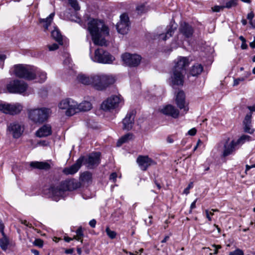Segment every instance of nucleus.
<instances>
[{
    "instance_id": "nucleus-1",
    "label": "nucleus",
    "mask_w": 255,
    "mask_h": 255,
    "mask_svg": "<svg viewBox=\"0 0 255 255\" xmlns=\"http://www.w3.org/2000/svg\"><path fill=\"white\" fill-rule=\"evenodd\" d=\"M87 29L91 35L94 44L100 46L106 45L105 37L109 34V30L103 21L90 19L88 22Z\"/></svg>"
},
{
    "instance_id": "nucleus-2",
    "label": "nucleus",
    "mask_w": 255,
    "mask_h": 255,
    "mask_svg": "<svg viewBox=\"0 0 255 255\" xmlns=\"http://www.w3.org/2000/svg\"><path fill=\"white\" fill-rule=\"evenodd\" d=\"M78 187V183L74 180H65L57 185L51 186L48 189V193L52 200L58 201L63 197L65 191L73 190Z\"/></svg>"
},
{
    "instance_id": "nucleus-3",
    "label": "nucleus",
    "mask_w": 255,
    "mask_h": 255,
    "mask_svg": "<svg viewBox=\"0 0 255 255\" xmlns=\"http://www.w3.org/2000/svg\"><path fill=\"white\" fill-rule=\"evenodd\" d=\"M115 82V79L112 75L96 74L94 75L93 78V87L97 90L103 91L113 84Z\"/></svg>"
},
{
    "instance_id": "nucleus-4",
    "label": "nucleus",
    "mask_w": 255,
    "mask_h": 255,
    "mask_svg": "<svg viewBox=\"0 0 255 255\" xmlns=\"http://www.w3.org/2000/svg\"><path fill=\"white\" fill-rule=\"evenodd\" d=\"M50 113V109L42 108L29 109L28 118L36 124H41L47 120Z\"/></svg>"
},
{
    "instance_id": "nucleus-5",
    "label": "nucleus",
    "mask_w": 255,
    "mask_h": 255,
    "mask_svg": "<svg viewBox=\"0 0 255 255\" xmlns=\"http://www.w3.org/2000/svg\"><path fill=\"white\" fill-rule=\"evenodd\" d=\"M35 67L30 65L18 64L14 66V74L19 78L28 80H34Z\"/></svg>"
},
{
    "instance_id": "nucleus-6",
    "label": "nucleus",
    "mask_w": 255,
    "mask_h": 255,
    "mask_svg": "<svg viewBox=\"0 0 255 255\" xmlns=\"http://www.w3.org/2000/svg\"><path fill=\"white\" fill-rule=\"evenodd\" d=\"M93 61L102 64H111L115 60V57L103 48H98L95 51Z\"/></svg>"
},
{
    "instance_id": "nucleus-7",
    "label": "nucleus",
    "mask_w": 255,
    "mask_h": 255,
    "mask_svg": "<svg viewBox=\"0 0 255 255\" xmlns=\"http://www.w3.org/2000/svg\"><path fill=\"white\" fill-rule=\"evenodd\" d=\"M27 88V84L23 81L19 80L10 81L6 85L8 92L12 94H23Z\"/></svg>"
},
{
    "instance_id": "nucleus-8",
    "label": "nucleus",
    "mask_w": 255,
    "mask_h": 255,
    "mask_svg": "<svg viewBox=\"0 0 255 255\" xmlns=\"http://www.w3.org/2000/svg\"><path fill=\"white\" fill-rule=\"evenodd\" d=\"M61 110H65V114L67 116H71L77 113V103L70 98L62 100L58 105Z\"/></svg>"
},
{
    "instance_id": "nucleus-9",
    "label": "nucleus",
    "mask_w": 255,
    "mask_h": 255,
    "mask_svg": "<svg viewBox=\"0 0 255 255\" xmlns=\"http://www.w3.org/2000/svg\"><path fill=\"white\" fill-rule=\"evenodd\" d=\"M122 102L121 96L113 95L103 102L101 108L104 111H111L117 108Z\"/></svg>"
},
{
    "instance_id": "nucleus-10",
    "label": "nucleus",
    "mask_w": 255,
    "mask_h": 255,
    "mask_svg": "<svg viewBox=\"0 0 255 255\" xmlns=\"http://www.w3.org/2000/svg\"><path fill=\"white\" fill-rule=\"evenodd\" d=\"M23 130V127L17 122H12L7 126V134L11 135L14 138H19L22 135Z\"/></svg>"
},
{
    "instance_id": "nucleus-11",
    "label": "nucleus",
    "mask_w": 255,
    "mask_h": 255,
    "mask_svg": "<svg viewBox=\"0 0 255 255\" xmlns=\"http://www.w3.org/2000/svg\"><path fill=\"white\" fill-rule=\"evenodd\" d=\"M101 153L99 152H93L90 154L87 157L84 158L83 163L86 165L89 168H93L98 166L100 162Z\"/></svg>"
},
{
    "instance_id": "nucleus-12",
    "label": "nucleus",
    "mask_w": 255,
    "mask_h": 255,
    "mask_svg": "<svg viewBox=\"0 0 255 255\" xmlns=\"http://www.w3.org/2000/svg\"><path fill=\"white\" fill-rule=\"evenodd\" d=\"M122 58L125 64L130 67L137 66L141 59V57L138 55L127 53L123 54Z\"/></svg>"
},
{
    "instance_id": "nucleus-13",
    "label": "nucleus",
    "mask_w": 255,
    "mask_h": 255,
    "mask_svg": "<svg viewBox=\"0 0 255 255\" xmlns=\"http://www.w3.org/2000/svg\"><path fill=\"white\" fill-rule=\"evenodd\" d=\"M175 103L177 106L181 111V114L184 115L189 110L188 104L185 102V96L183 91H180L176 96Z\"/></svg>"
},
{
    "instance_id": "nucleus-14",
    "label": "nucleus",
    "mask_w": 255,
    "mask_h": 255,
    "mask_svg": "<svg viewBox=\"0 0 255 255\" xmlns=\"http://www.w3.org/2000/svg\"><path fill=\"white\" fill-rule=\"evenodd\" d=\"M129 27V18L127 14L124 13L120 16V21L117 24L119 33L125 34L128 33Z\"/></svg>"
},
{
    "instance_id": "nucleus-15",
    "label": "nucleus",
    "mask_w": 255,
    "mask_h": 255,
    "mask_svg": "<svg viewBox=\"0 0 255 255\" xmlns=\"http://www.w3.org/2000/svg\"><path fill=\"white\" fill-rule=\"evenodd\" d=\"M136 162L140 169L143 171L146 170L149 166L156 164V162L148 156H138Z\"/></svg>"
},
{
    "instance_id": "nucleus-16",
    "label": "nucleus",
    "mask_w": 255,
    "mask_h": 255,
    "mask_svg": "<svg viewBox=\"0 0 255 255\" xmlns=\"http://www.w3.org/2000/svg\"><path fill=\"white\" fill-rule=\"evenodd\" d=\"M174 64L173 69L186 73V68L189 65V60L186 57L180 56L174 61Z\"/></svg>"
},
{
    "instance_id": "nucleus-17",
    "label": "nucleus",
    "mask_w": 255,
    "mask_h": 255,
    "mask_svg": "<svg viewBox=\"0 0 255 255\" xmlns=\"http://www.w3.org/2000/svg\"><path fill=\"white\" fill-rule=\"evenodd\" d=\"M185 73L172 69L170 80L174 85H182L184 82V77Z\"/></svg>"
},
{
    "instance_id": "nucleus-18",
    "label": "nucleus",
    "mask_w": 255,
    "mask_h": 255,
    "mask_svg": "<svg viewBox=\"0 0 255 255\" xmlns=\"http://www.w3.org/2000/svg\"><path fill=\"white\" fill-rule=\"evenodd\" d=\"M135 115L134 112L128 113L123 121V128L129 130L131 129L134 124Z\"/></svg>"
},
{
    "instance_id": "nucleus-19",
    "label": "nucleus",
    "mask_w": 255,
    "mask_h": 255,
    "mask_svg": "<svg viewBox=\"0 0 255 255\" xmlns=\"http://www.w3.org/2000/svg\"><path fill=\"white\" fill-rule=\"evenodd\" d=\"M84 161V157H80L75 164L69 167L64 169L63 173L66 175L75 174L79 169Z\"/></svg>"
},
{
    "instance_id": "nucleus-20",
    "label": "nucleus",
    "mask_w": 255,
    "mask_h": 255,
    "mask_svg": "<svg viewBox=\"0 0 255 255\" xmlns=\"http://www.w3.org/2000/svg\"><path fill=\"white\" fill-rule=\"evenodd\" d=\"M161 112L164 115L171 116L173 118H177L179 115L178 110L176 109L174 106L168 105L163 108Z\"/></svg>"
},
{
    "instance_id": "nucleus-21",
    "label": "nucleus",
    "mask_w": 255,
    "mask_h": 255,
    "mask_svg": "<svg viewBox=\"0 0 255 255\" xmlns=\"http://www.w3.org/2000/svg\"><path fill=\"white\" fill-rule=\"evenodd\" d=\"M179 30L185 37L189 38L192 36L193 29L192 27L186 22L181 24Z\"/></svg>"
},
{
    "instance_id": "nucleus-22",
    "label": "nucleus",
    "mask_w": 255,
    "mask_h": 255,
    "mask_svg": "<svg viewBox=\"0 0 255 255\" xmlns=\"http://www.w3.org/2000/svg\"><path fill=\"white\" fill-rule=\"evenodd\" d=\"M51 133V127L48 125L43 126L36 132V136L39 137L47 136Z\"/></svg>"
},
{
    "instance_id": "nucleus-23",
    "label": "nucleus",
    "mask_w": 255,
    "mask_h": 255,
    "mask_svg": "<svg viewBox=\"0 0 255 255\" xmlns=\"http://www.w3.org/2000/svg\"><path fill=\"white\" fill-rule=\"evenodd\" d=\"M237 145L234 140H232L230 143L226 142L224 144L223 156L226 157L231 154L235 150V146Z\"/></svg>"
},
{
    "instance_id": "nucleus-24",
    "label": "nucleus",
    "mask_w": 255,
    "mask_h": 255,
    "mask_svg": "<svg viewBox=\"0 0 255 255\" xmlns=\"http://www.w3.org/2000/svg\"><path fill=\"white\" fill-rule=\"evenodd\" d=\"M30 166L33 168L46 170L51 167L50 165L46 162L32 161L30 163Z\"/></svg>"
},
{
    "instance_id": "nucleus-25",
    "label": "nucleus",
    "mask_w": 255,
    "mask_h": 255,
    "mask_svg": "<svg viewBox=\"0 0 255 255\" xmlns=\"http://www.w3.org/2000/svg\"><path fill=\"white\" fill-rule=\"evenodd\" d=\"M34 73V79L38 80L39 82L42 83L44 82L47 79V75L46 73L38 69L37 67H35Z\"/></svg>"
},
{
    "instance_id": "nucleus-26",
    "label": "nucleus",
    "mask_w": 255,
    "mask_h": 255,
    "mask_svg": "<svg viewBox=\"0 0 255 255\" xmlns=\"http://www.w3.org/2000/svg\"><path fill=\"white\" fill-rule=\"evenodd\" d=\"M94 75L90 76L84 74H79L77 76L78 81L84 85H91L93 86V78Z\"/></svg>"
},
{
    "instance_id": "nucleus-27",
    "label": "nucleus",
    "mask_w": 255,
    "mask_h": 255,
    "mask_svg": "<svg viewBox=\"0 0 255 255\" xmlns=\"http://www.w3.org/2000/svg\"><path fill=\"white\" fill-rule=\"evenodd\" d=\"M203 70V68L201 64H196L192 67L190 74L192 76H196L200 74Z\"/></svg>"
},
{
    "instance_id": "nucleus-28",
    "label": "nucleus",
    "mask_w": 255,
    "mask_h": 255,
    "mask_svg": "<svg viewBox=\"0 0 255 255\" xmlns=\"http://www.w3.org/2000/svg\"><path fill=\"white\" fill-rule=\"evenodd\" d=\"M92 108V104L88 101H84L81 103L78 104L77 112L83 111L86 112L89 111Z\"/></svg>"
},
{
    "instance_id": "nucleus-29",
    "label": "nucleus",
    "mask_w": 255,
    "mask_h": 255,
    "mask_svg": "<svg viewBox=\"0 0 255 255\" xmlns=\"http://www.w3.org/2000/svg\"><path fill=\"white\" fill-rule=\"evenodd\" d=\"M54 14V13H51L47 18L39 19V22L43 24V27L45 30L48 29L49 26L51 24Z\"/></svg>"
},
{
    "instance_id": "nucleus-30",
    "label": "nucleus",
    "mask_w": 255,
    "mask_h": 255,
    "mask_svg": "<svg viewBox=\"0 0 255 255\" xmlns=\"http://www.w3.org/2000/svg\"><path fill=\"white\" fill-rule=\"evenodd\" d=\"M51 36L60 45L63 44L62 42V36L60 33V31L56 28H55L51 32Z\"/></svg>"
},
{
    "instance_id": "nucleus-31",
    "label": "nucleus",
    "mask_w": 255,
    "mask_h": 255,
    "mask_svg": "<svg viewBox=\"0 0 255 255\" xmlns=\"http://www.w3.org/2000/svg\"><path fill=\"white\" fill-rule=\"evenodd\" d=\"M9 114L15 115L17 114L22 110V107L19 104H9Z\"/></svg>"
},
{
    "instance_id": "nucleus-32",
    "label": "nucleus",
    "mask_w": 255,
    "mask_h": 255,
    "mask_svg": "<svg viewBox=\"0 0 255 255\" xmlns=\"http://www.w3.org/2000/svg\"><path fill=\"white\" fill-rule=\"evenodd\" d=\"M133 138V134L130 133H128L125 135L121 137L117 142V146H120L124 143L128 142V140Z\"/></svg>"
},
{
    "instance_id": "nucleus-33",
    "label": "nucleus",
    "mask_w": 255,
    "mask_h": 255,
    "mask_svg": "<svg viewBox=\"0 0 255 255\" xmlns=\"http://www.w3.org/2000/svg\"><path fill=\"white\" fill-rule=\"evenodd\" d=\"M176 29V27H173V26L172 25L167 30L165 35L163 34L159 35L160 38L162 39L163 40H166L167 38L172 36L175 30Z\"/></svg>"
},
{
    "instance_id": "nucleus-34",
    "label": "nucleus",
    "mask_w": 255,
    "mask_h": 255,
    "mask_svg": "<svg viewBox=\"0 0 255 255\" xmlns=\"http://www.w3.org/2000/svg\"><path fill=\"white\" fill-rule=\"evenodd\" d=\"M3 238L0 239V247L3 251H6L9 244L8 239L5 235H2Z\"/></svg>"
},
{
    "instance_id": "nucleus-35",
    "label": "nucleus",
    "mask_w": 255,
    "mask_h": 255,
    "mask_svg": "<svg viewBox=\"0 0 255 255\" xmlns=\"http://www.w3.org/2000/svg\"><path fill=\"white\" fill-rule=\"evenodd\" d=\"M76 235L73 237V239L77 240L80 241L81 243L83 242V240L82 238L84 236L83 232L82 230V228L80 227L76 231Z\"/></svg>"
},
{
    "instance_id": "nucleus-36",
    "label": "nucleus",
    "mask_w": 255,
    "mask_h": 255,
    "mask_svg": "<svg viewBox=\"0 0 255 255\" xmlns=\"http://www.w3.org/2000/svg\"><path fill=\"white\" fill-rule=\"evenodd\" d=\"M251 140V136L248 135H242L237 141H235V143L238 145L239 144H243L246 141H250Z\"/></svg>"
},
{
    "instance_id": "nucleus-37",
    "label": "nucleus",
    "mask_w": 255,
    "mask_h": 255,
    "mask_svg": "<svg viewBox=\"0 0 255 255\" xmlns=\"http://www.w3.org/2000/svg\"><path fill=\"white\" fill-rule=\"evenodd\" d=\"M9 104H0V111L6 114H9Z\"/></svg>"
},
{
    "instance_id": "nucleus-38",
    "label": "nucleus",
    "mask_w": 255,
    "mask_h": 255,
    "mask_svg": "<svg viewBox=\"0 0 255 255\" xmlns=\"http://www.w3.org/2000/svg\"><path fill=\"white\" fill-rule=\"evenodd\" d=\"M69 4L75 10L78 11L80 9L77 0H68Z\"/></svg>"
},
{
    "instance_id": "nucleus-39",
    "label": "nucleus",
    "mask_w": 255,
    "mask_h": 255,
    "mask_svg": "<svg viewBox=\"0 0 255 255\" xmlns=\"http://www.w3.org/2000/svg\"><path fill=\"white\" fill-rule=\"evenodd\" d=\"M106 232L108 237L111 239H114L116 237V232L115 231L111 230L109 227L106 228Z\"/></svg>"
},
{
    "instance_id": "nucleus-40",
    "label": "nucleus",
    "mask_w": 255,
    "mask_h": 255,
    "mask_svg": "<svg viewBox=\"0 0 255 255\" xmlns=\"http://www.w3.org/2000/svg\"><path fill=\"white\" fill-rule=\"evenodd\" d=\"M238 0H230L226 3L224 8H230L235 6L237 4Z\"/></svg>"
},
{
    "instance_id": "nucleus-41",
    "label": "nucleus",
    "mask_w": 255,
    "mask_h": 255,
    "mask_svg": "<svg viewBox=\"0 0 255 255\" xmlns=\"http://www.w3.org/2000/svg\"><path fill=\"white\" fill-rule=\"evenodd\" d=\"M81 178L84 181H88L91 178V174L88 172H84L81 174Z\"/></svg>"
},
{
    "instance_id": "nucleus-42",
    "label": "nucleus",
    "mask_w": 255,
    "mask_h": 255,
    "mask_svg": "<svg viewBox=\"0 0 255 255\" xmlns=\"http://www.w3.org/2000/svg\"><path fill=\"white\" fill-rule=\"evenodd\" d=\"M244 130L246 132L252 134L254 132V130L251 128V124H244Z\"/></svg>"
},
{
    "instance_id": "nucleus-43",
    "label": "nucleus",
    "mask_w": 255,
    "mask_h": 255,
    "mask_svg": "<svg viewBox=\"0 0 255 255\" xmlns=\"http://www.w3.org/2000/svg\"><path fill=\"white\" fill-rule=\"evenodd\" d=\"M252 113L248 114L244 119V124H251Z\"/></svg>"
},
{
    "instance_id": "nucleus-44",
    "label": "nucleus",
    "mask_w": 255,
    "mask_h": 255,
    "mask_svg": "<svg viewBox=\"0 0 255 255\" xmlns=\"http://www.w3.org/2000/svg\"><path fill=\"white\" fill-rule=\"evenodd\" d=\"M136 11L138 14H141L146 10L144 4H140L136 7Z\"/></svg>"
},
{
    "instance_id": "nucleus-45",
    "label": "nucleus",
    "mask_w": 255,
    "mask_h": 255,
    "mask_svg": "<svg viewBox=\"0 0 255 255\" xmlns=\"http://www.w3.org/2000/svg\"><path fill=\"white\" fill-rule=\"evenodd\" d=\"M244 252L242 250L237 249L233 252L230 253L229 255H244Z\"/></svg>"
},
{
    "instance_id": "nucleus-46",
    "label": "nucleus",
    "mask_w": 255,
    "mask_h": 255,
    "mask_svg": "<svg viewBox=\"0 0 255 255\" xmlns=\"http://www.w3.org/2000/svg\"><path fill=\"white\" fill-rule=\"evenodd\" d=\"M33 244L36 246H38L39 247H42L43 245V242L42 240L37 239L34 241Z\"/></svg>"
},
{
    "instance_id": "nucleus-47",
    "label": "nucleus",
    "mask_w": 255,
    "mask_h": 255,
    "mask_svg": "<svg viewBox=\"0 0 255 255\" xmlns=\"http://www.w3.org/2000/svg\"><path fill=\"white\" fill-rule=\"evenodd\" d=\"M224 8V5H215L212 8V10L214 12H219L221 10H222Z\"/></svg>"
},
{
    "instance_id": "nucleus-48",
    "label": "nucleus",
    "mask_w": 255,
    "mask_h": 255,
    "mask_svg": "<svg viewBox=\"0 0 255 255\" xmlns=\"http://www.w3.org/2000/svg\"><path fill=\"white\" fill-rule=\"evenodd\" d=\"M245 78L244 77H240L236 79L234 81L233 86H236L240 84V82H243L245 80Z\"/></svg>"
},
{
    "instance_id": "nucleus-49",
    "label": "nucleus",
    "mask_w": 255,
    "mask_h": 255,
    "mask_svg": "<svg viewBox=\"0 0 255 255\" xmlns=\"http://www.w3.org/2000/svg\"><path fill=\"white\" fill-rule=\"evenodd\" d=\"M193 183L192 182H190L188 186L183 191V193L186 194V195H187L189 193V190L192 188L193 187Z\"/></svg>"
},
{
    "instance_id": "nucleus-50",
    "label": "nucleus",
    "mask_w": 255,
    "mask_h": 255,
    "mask_svg": "<svg viewBox=\"0 0 255 255\" xmlns=\"http://www.w3.org/2000/svg\"><path fill=\"white\" fill-rule=\"evenodd\" d=\"M58 44L56 43H53L52 45H48V48L49 51H54L58 48Z\"/></svg>"
},
{
    "instance_id": "nucleus-51",
    "label": "nucleus",
    "mask_w": 255,
    "mask_h": 255,
    "mask_svg": "<svg viewBox=\"0 0 255 255\" xmlns=\"http://www.w3.org/2000/svg\"><path fill=\"white\" fill-rule=\"evenodd\" d=\"M205 213H206V216L207 218L208 219V220L209 221H211L212 220L211 216H213L214 215L213 213H212L211 212H209L208 210H206Z\"/></svg>"
},
{
    "instance_id": "nucleus-52",
    "label": "nucleus",
    "mask_w": 255,
    "mask_h": 255,
    "mask_svg": "<svg viewBox=\"0 0 255 255\" xmlns=\"http://www.w3.org/2000/svg\"><path fill=\"white\" fill-rule=\"evenodd\" d=\"M4 224H3L2 221L0 220V232H1L2 235H4L5 234L4 233Z\"/></svg>"
},
{
    "instance_id": "nucleus-53",
    "label": "nucleus",
    "mask_w": 255,
    "mask_h": 255,
    "mask_svg": "<svg viewBox=\"0 0 255 255\" xmlns=\"http://www.w3.org/2000/svg\"><path fill=\"white\" fill-rule=\"evenodd\" d=\"M117 177V174L116 173L114 172L112 173L110 176V179L111 180H113V182H115L116 180V178Z\"/></svg>"
},
{
    "instance_id": "nucleus-54",
    "label": "nucleus",
    "mask_w": 255,
    "mask_h": 255,
    "mask_svg": "<svg viewBox=\"0 0 255 255\" xmlns=\"http://www.w3.org/2000/svg\"><path fill=\"white\" fill-rule=\"evenodd\" d=\"M196 132H197V130H196V128H193L188 131V134L193 136V135H195V134L196 133Z\"/></svg>"
},
{
    "instance_id": "nucleus-55",
    "label": "nucleus",
    "mask_w": 255,
    "mask_h": 255,
    "mask_svg": "<svg viewBox=\"0 0 255 255\" xmlns=\"http://www.w3.org/2000/svg\"><path fill=\"white\" fill-rule=\"evenodd\" d=\"M254 17V13H253V11H251L250 13L248 14L247 18L250 20V21L253 20V19Z\"/></svg>"
},
{
    "instance_id": "nucleus-56",
    "label": "nucleus",
    "mask_w": 255,
    "mask_h": 255,
    "mask_svg": "<svg viewBox=\"0 0 255 255\" xmlns=\"http://www.w3.org/2000/svg\"><path fill=\"white\" fill-rule=\"evenodd\" d=\"M96 221L95 219H92L89 222V225L92 228H95L96 225Z\"/></svg>"
},
{
    "instance_id": "nucleus-57",
    "label": "nucleus",
    "mask_w": 255,
    "mask_h": 255,
    "mask_svg": "<svg viewBox=\"0 0 255 255\" xmlns=\"http://www.w3.org/2000/svg\"><path fill=\"white\" fill-rule=\"evenodd\" d=\"M197 199H196V200H195L191 204V206H190V211L196 208V203L197 202Z\"/></svg>"
},
{
    "instance_id": "nucleus-58",
    "label": "nucleus",
    "mask_w": 255,
    "mask_h": 255,
    "mask_svg": "<svg viewBox=\"0 0 255 255\" xmlns=\"http://www.w3.org/2000/svg\"><path fill=\"white\" fill-rule=\"evenodd\" d=\"M255 167V164H253L252 165H246V172L247 173V172L250 169H251L252 168H254Z\"/></svg>"
},
{
    "instance_id": "nucleus-59",
    "label": "nucleus",
    "mask_w": 255,
    "mask_h": 255,
    "mask_svg": "<svg viewBox=\"0 0 255 255\" xmlns=\"http://www.w3.org/2000/svg\"><path fill=\"white\" fill-rule=\"evenodd\" d=\"M21 223L22 224L25 225V226H26L27 227H29V228H31L32 227L31 224H29V223H28L27 221L26 220L22 221Z\"/></svg>"
},
{
    "instance_id": "nucleus-60",
    "label": "nucleus",
    "mask_w": 255,
    "mask_h": 255,
    "mask_svg": "<svg viewBox=\"0 0 255 255\" xmlns=\"http://www.w3.org/2000/svg\"><path fill=\"white\" fill-rule=\"evenodd\" d=\"M248 109L251 111L250 113H252L253 112H255V106H249L248 107Z\"/></svg>"
},
{
    "instance_id": "nucleus-61",
    "label": "nucleus",
    "mask_w": 255,
    "mask_h": 255,
    "mask_svg": "<svg viewBox=\"0 0 255 255\" xmlns=\"http://www.w3.org/2000/svg\"><path fill=\"white\" fill-rule=\"evenodd\" d=\"M64 239L65 242L69 243L71 241L74 240V239H73V238H69V237H64Z\"/></svg>"
},
{
    "instance_id": "nucleus-62",
    "label": "nucleus",
    "mask_w": 255,
    "mask_h": 255,
    "mask_svg": "<svg viewBox=\"0 0 255 255\" xmlns=\"http://www.w3.org/2000/svg\"><path fill=\"white\" fill-rule=\"evenodd\" d=\"M31 253H32L34 255H39V252L38 251L34 249L31 250Z\"/></svg>"
},
{
    "instance_id": "nucleus-63",
    "label": "nucleus",
    "mask_w": 255,
    "mask_h": 255,
    "mask_svg": "<svg viewBox=\"0 0 255 255\" xmlns=\"http://www.w3.org/2000/svg\"><path fill=\"white\" fill-rule=\"evenodd\" d=\"M248 47L247 44L246 43V42L242 43L241 45V48L243 49H246Z\"/></svg>"
},
{
    "instance_id": "nucleus-64",
    "label": "nucleus",
    "mask_w": 255,
    "mask_h": 255,
    "mask_svg": "<svg viewBox=\"0 0 255 255\" xmlns=\"http://www.w3.org/2000/svg\"><path fill=\"white\" fill-rule=\"evenodd\" d=\"M250 24L252 25V26L255 28V20H253V21H249Z\"/></svg>"
}]
</instances>
